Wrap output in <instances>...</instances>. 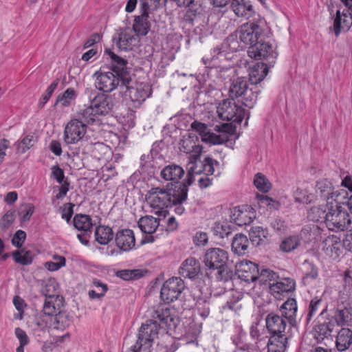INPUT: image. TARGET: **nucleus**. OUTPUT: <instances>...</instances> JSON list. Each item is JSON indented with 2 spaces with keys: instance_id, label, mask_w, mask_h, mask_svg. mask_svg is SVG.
Listing matches in <instances>:
<instances>
[{
  "instance_id": "nucleus-8",
  "label": "nucleus",
  "mask_w": 352,
  "mask_h": 352,
  "mask_svg": "<svg viewBox=\"0 0 352 352\" xmlns=\"http://www.w3.org/2000/svg\"><path fill=\"white\" fill-rule=\"evenodd\" d=\"M265 26L264 19H259L256 22L246 23L236 31V38L239 37L241 42L252 46L261 38Z\"/></svg>"
},
{
  "instance_id": "nucleus-40",
  "label": "nucleus",
  "mask_w": 352,
  "mask_h": 352,
  "mask_svg": "<svg viewBox=\"0 0 352 352\" xmlns=\"http://www.w3.org/2000/svg\"><path fill=\"white\" fill-rule=\"evenodd\" d=\"M95 238L101 245H106L113 238V232L109 226H98L96 228Z\"/></svg>"
},
{
  "instance_id": "nucleus-7",
  "label": "nucleus",
  "mask_w": 352,
  "mask_h": 352,
  "mask_svg": "<svg viewBox=\"0 0 352 352\" xmlns=\"http://www.w3.org/2000/svg\"><path fill=\"white\" fill-rule=\"evenodd\" d=\"M184 173V170L182 166L175 164H170L162 168L160 175L164 181L170 182L166 184V187L173 188V190L181 193L182 199H187L188 191L187 185L179 181Z\"/></svg>"
},
{
  "instance_id": "nucleus-44",
  "label": "nucleus",
  "mask_w": 352,
  "mask_h": 352,
  "mask_svg": "<svg viewBox=\"0 0 352 352\" xmlns=\"http://www.w3.org/2000/svg\"><path fill=\"white\" fill-rule=\"evenodd\" d=\"M296 202L308 204L315 199V195L306 188H298L294 192Z\"/></svg>"
},
{
  "instance_id": "nucleus-31",
  "label": "nucleus",
  "mask_w": 352,
  "mask_h": 352,
  "mask_svg": "<svg viewBox=\"0 0 352 352\" xmlns=\"http://www.w3.org/2000/svg\"><path fill=\"white\" fill-rule=\"evenodd\" d=\"M265 323L267 330L272 335L284 333L286 327L285 320L277 315L269 314Z\"/></svg>"
},
{
  "instance_id": "nucleus-59",
  "label": "nucleus",
  "mask_w": 352,
  "mask_h": 352,
  "mask_svg": "<svg viewBox=\"0 0 352 352\" xmlns=\"http://www.w3.org/2000/svg\"><path fill=\"white\" fill-rule=\"evenodd\" d=\"M259 204L262 206H266L270 208V209H278L280 206V203L277 201L272 199V198L266 196L261 195L259 197Z\"/></svg>"
},
{
  "instance_id": "nucleus-3",
  "label": "nucleus",
  "mask_w": 352,
  "mask_h": 352,
  "mask_svg": "<svg viewBox=\"0 0 352 352\" xmlns=\"http://www.w3.org/2000/svg\"><path fill=\"white\" fill-rule=\"evenodd\" d=\"M104 53L111 59V72L97 71L94 76L96 78V87L100 91L110 93L117 87L122 90L123 87L131 82L128 61L117 54L111 49L106 48Z\"/></svg>"
},
{
  "instance_id": "nucleus-60",
  "label": "nucleus",
  "mask_w": 352,
  "mask_h": 352,
  "mask_svg": "<svg viewBox=\"0 0 352 352\" xmlns=\"http://www.w3.org/2000/svg\"><path fill=\"white\" fill-rule=\"evenodd\" d=\"M26 238V233L21 230H17L12 239V243L16 248H21L23 245Z\"/></svg>"
},
{
  "instance_id": "nucleus-27",
  "label": "nucleus",
  "mask_w": 352,
  "mask_h": 352,
  "mask_svg": "<svg viewBox=\"0 0 352 352\" xmlns=\"http://www.w3.org/2000/svg\"><path fill=\"white\" fill-rule=\"evenodd\" d=\"M270 67L267 63H256L250 69L249 80L252 86H256V84L262 81L268 73Z\"/></svg>"
},
{
  "instance_id": "nucleus-56",
  "label": "nucleus",
  "mask_w": 352,
  "mask_h": 352,
  "mask_svg": "<svg viewBox=\"0 0 352 352\" xmlns=\"http://www.w3.org/2000/svg\"><path fill=\"white\" fill-rule=\"evenodd\" d=\"M54 259L57 261V262H47L45 264L46 267L50 271H56L58 270L60 267L65 265L66 260L65 258L63 256H54Z\"/></svg>"
},
{
  "instance_id": "nucleus-50",
  "label": "nucleus",
  "mask_w": 352,
  "mask_h": 352,
  "mask_svg": "<svg viewBox=\"0 0 352 352\" xmlns=\"http://www.w3.org/2000/svg\"><path fill=\"white\" fill-rule=\"evenodd\" d=\"M256 188L262 192H267L271 188V184L261 173H257L254 179Z\"/></svg>"
},
{
  "instance_id": "nucleus-21",
  "label": "nucleus",
  "mask_w": 352,
  "mask_h": 352,
  "mask_svg": "<svg viewBox=\"0 0 352 352\" xmlns=\"http://www.w3.org/2000/svg\"><path fill=\"white\" fill-rule=\"evenodd\" d=\"M117 247L122 251H129L135 245V239L133 231L130 229H123L116 234Z\"/></svg>"
},
{
  "instance_id": "nucleus-35",
  "label": "nucleus",
  "mask_w": 352,
  "mask_h": 352,
  "mask_svg": "<svg viewBox=\"0 0 352 352\" xmlns=\"http://www.w3.org/2000/svg\"><path fill=\"white\" fill-rule=\"evenodd\" d=\"M179 149L182 152L185 153H194V158L199 157L201 152L202 147L197 144L190 135L184 137L179 142Z\"/></svg>"
},
{
  "instance_id": "nucleus-10",
  "label": "nucleus",
  "mask_w": 352,
  "mask_h": 352,
  "mask_svg": "<svg viewBox=\"0 0 352 352\" xmlns=\"http://www.w3.org/2000/svg\"><path fill=\"white\" fill-rule=\"evenodd\" d=\"M184 288V282L180 277L170 278L164 283L161 288V300L165 304H170L178 299Z\"/></svg>"
},
{
  "instance_id": "nucleus-46",
  "label": "nucleus",
  "mask_w": 352,
  "mask_h": 352,
  "mask_svg": "<svg viewBox=\"0 0 352 352\" xmlns=\"http://www.w3.org/2000/svg\"><path fill=\"white\" fill-rule=\"evenodd\" d=\"M116 275L124 280H133L144 276L141 270H121L116 272Z\"/></svg>"
},
{
  "instance_id": "nucleus-38",
  "label": "nucleus",
  "mask_w": 352,
  "mask_h": 352,
  "mask_svg": "<svg viewBox=\"0 0 352 352\" xmlns=\"http://www.w3.org/2000/svg\"><path fill=\"white\" fill-rule=\"evenodd\" d=\"M315 337L318 340H323L325 338L331 335V333L337 331L336 325L333 320L324 322L317 325L315 328Z\"/></svg>"
},
{
  "instance_id": "nucleus-36",
  "label": "nucleus",
  "mask_w": 352,
  "mask_h": 352,
  "mask_svg": "<svg viewBox=\"0 0 352 352\" xmlns=\"http://www.w3.org/2000/svg\"><path fill=\"white\" fill-rule=\"evenodd\" d=\"M74 227L85 234H91L93 227L92 220L89 215L76 214L73 219Z\"/></svg>"
},
{
  "instance_id": "nucleus-30",
  "label": "nucleus",
  "mask_w": 352,
  "mask_h": 352,
  "mask_svg": "<svg viewBox=\"0 0 352 352\" xmlns=\"http://www.w3.org/2000/svg\"><path fill=\"white\" fill-rule=\"evenodd\" d=\"M344 292H340L338 298V307L340 308H352V297L349 294L352 289V278L347 274L344 275Z\"/></svg>"
},
{
  "instance_id": "nucleus-28",
  "label": "nucleus",
  "mask_w": 352,
  "mask_h": 352,
  "mask_svg": "<svg viewBox=\"0 0 352 352\" xmlns=\"http://www.w3.org/2000/svg\"><path fill=\"white\" fill-rule=\"evenodd\" d=\"M195 158V162L192 163L195 166V172L197 175L204 173L205 175H211L214 172V165L217 166L219 164V162L213 160L210 157H207L204 161H201Z\"/></svg>"
},
{
  "instance_id": "nucleus-23",
  "label": "nucleus",
  "mask_w": 352,
  "mask_h": 352,
  "mask_svg": "<svg viewBox=\"0 0 352 352\" xmlns=\"http://www.w3.org/2000/svg\"><path fill=\"white\" fill-rule=\"evenodd\" d=\"M201 272V265L199 261L193 257L186 258L179 270V274L190 279L195 278Z\"/></svg>"
},
{
  "instance_id": "nucleus-57",
  "label": "nucleus",
  "mask_w": 352,
  "mask_h": 352,
  "mask_svg": "<svg viewBox=\"0 0 352 352\" xmlns=\"http://www.w3.org/2000/svg\"><path fill=\"white\" fill-rule=\"evenodd\" d=\"M101 93H99L96 89L92 87H87L82 94V98L87 100L89 105H92L93 102L98 98Z\"/></svg>"
},
{
  "instance_id": "nucleus-1",
  "label": "nucleus",
  "mask_w": 352,
  "mask_h": 352,
  "mask_svg": "<svg viewBox=\"0 0 352 352\" xmlns=\"http://www.w3.org/2000/svg\"><path fill=\"white\" fill-rule=\"evenodd\" d=\"M152 318L142 324L138 340L128 352H151L153 342L157 336L160 327H166L175 337L185 344L197 343L201 327L196 324L191 316L181 320L170 313V309H152Z\"/></svg>"
},
{
  "instance_id": "nucleus-24",
  "label": "nucleus",
  "mask_w": 352,
  "mask_h": 352,
  "mask_svg": "<svg viewBox=\"0 0 352 352\" xmlns=\"http://www.w3.org/2000/svg\"><path fill=\"white\" fill-rule=\"evenodd\" d=\"M92 107L99 116L107 115L113 107V99L111 96L101 93L93 102Z\"/></svg>"
},
{
  "instance_id": "nucleus-47",
  "label": "nucleus",
  "mask_w": 352,
  "mask_h": 352,
  "mask_svg": "<svg viewBox=\"0 0 352 352\" xmlns=\"http://www.w3.org/2000/svg\"><path fill=\"white\" fill-rule=\"evenodd\" d=\"M300 243L298 236H290L284 239L280 244V249L285 252L295 250Z\"/></svg>"
},
{
  "instance_id": "nucleus-12",
  "label": "nucleus",
  "mask_w": 352,
  "mask_h": 352,
  "mask_svg": "<svg viewBox=\"0 0 352 352\" xmlns=\"http://www.w3.org/2000/svg\"><path fill=\"white\" fill-rule=\"evenodd\" d=\"M129 85L123 87L121 92L124 96H128L133 102L140 104L151 95L152 89L148 83H138L135 87H131Z\"/></svg>"
},
{
  "instance_id": "nucleus-32",
  "label": "nucleus",
  "mask_w": 352,
  "mask_h": 352,
  "mask_svg": "<svg viewBox=\"0 0 352 352\" xmlns=\"http://www.w3.org/2000/svg\"><path fill=\"white\" fill-rule=\"evenodd\" d=\"M98 113H96L92 105H89L82 109H80L76 115V118L78 122L83 124L86 127L87 124H93L95 122H98Z\"/></svg>"
},
{
  "instance_id": "nucleus-61",
  "label": "nucleus",
  "mask_w": 352,
  "mask_h": 352,
  "mask_svg": "<svg viewBox=\"0 0 352 352\" xmlns=\"http://www.w3.org/2000/svg\"><path fill=\"white\" fill-rule=\"evenodd\" d=\"M135 124V116L133 111H130L124 117L123 126L126 129L134 127Z\"/></svg>"
},
{
  "instance_id": "nucleus-18",
  "label": "nucleus",
  "mask_w": 352,
  "mask_h": 352,
  "mask_svg": "<svg viewBox=\"0 0 352 352\" xmlns=\"http://www.w3.org/2000/svg\"><path fill=\"white\" fill-rule=\"evenodd\" d=\"M46 310H40L39 314L42 322L54 325L55 328H59V324L64 326L67 322V317L64 310L53 309L51 311Z\"/></svg>"
},
{
  "instance_id": "nucleus-4",
  "label": "nucleus",
  "mask_w": 352,
  "mask_h": 352,
  "mask_svg": "<svg viewBox=\"0 0 352 352\" xmlns=\"http://www.w3.org/2000/svg\"><path fill=\"white\" fill-rule=\"evenodd\" d=\"M228 252L219 248H212L206 250L204 262L210 270H217L215 277L217 280L227 282L232 279L233 273L227 265Z\"/></svg>"
},
{
  "instance_id": "nucleus-51",
  "label": "nucleus",
  "mask_w": 352,
  "mask_h": 352,
  "mask_svg": "<svg viewBox=\"0 0 352 352\" xmlns=\"http://www.w3.org/2000/svg\"><path fill=\"white\" fill-rule=\"evenodd\" d=\"M349 10H344L342 13L340 12V11L338 10L336 12V17L334 19L333 21V30L334 33L336 36H338L341 32V21H342V17H344V19H349Z\"/></svg>"
},
{
  "instance_id": "nucleus-43",
  "label": "nucleus",
  "mask_w": 352,
  "mask_h": 352,
  "mask_svg": "<svg viewBox=\"0 0 352 352\" xmlns=\"http://www.w3.org/2000/svg\"><path fill=\"white\" fill-rule=\"evenodd\" d=\"M14 261L23 265H28L32 263L33 253L30 250H21L12 253Z\"/></svg>"
},
{
  "instance_id": "nucleus-39",
  "label": "nucleus",
  "mask_w": 352,
  "mask_h": 352,
  "mask_svg": "<svg viewBox=\"0 0 352 352\" xmlns=\"http://www.w3.org/2000/svg\"><path fill=\"white\" fill-rule=\"evenodd\" d=\"M249 241L243 234L235 235L232 243V251L238 255H244L248 252Z\"/></svg>"
},
{
  "instance_id": "nucleus-37",
  "label": "nucleus",
  "mask_w": 352,
  "mask_h": 352,
  "mask_svg": "<svg viewBox=\"0 0 352 352\" xmlns=\"http://www.w3.org/2000/svg\"><path fill=\"white\" fill-rule=\"evenodd\" d=\"M159 225V220L152 216L141 217L138 221V227L141 231L149 234L155 232Z\"/></svg>"
},
{
  "instance_id": "nucleus-22",
  "label": "nucleus",
  "mask_w": 352,
  "mask_h": 352,
  "mask_svg": "<svg viewBox=\"0 0 352 352\" xmlns=\"http://www.w3.org/2000/svg\"><path fill=\"white\" fill-rule=\"evenodd\" d=\"M296 283L291 278H279L274 283H269L270 292L274 295L275 298H278V295L294 291Z\"/></svg>"
},
{
  "instance_id": "nucleus-41",
  "label": "nucleus",
  "mask_w": 352,
  "mask_h": 352,
  "mask_svg": "<svg viewBox=\"0 0 352 352\" xmlns=\"http://www.w3.org/2000/svg\"><path fill=\"white\" fill-rule=\"evenodd\" d=\"M236 36H234L233 34L230 35L226 41L221 45V47H217L214 48V56H217V57L225 56V50L229 49L232 52L236 51L239 45L238 41L236 40Z\"/></svg>"
},
{
  "instance_id": "nucleus-53",
  "label": "nucleus",
  "mask_w": 352,
  "mask_h": 352,
  "mask_svg": "<svg viewBox=\"0 0 352 352\" xmlns=\"http://www.w3.org/2000/svg\"><path fill=\"white\" fill-rule=\"evenodd\" d=\"M34 142L33 135H27L17 144L16 149L18 152L24 153L34 145Z\"/></svg>"
},
{
  "instance_id": "nucleus-33",
  "label": "nucleus",
  "mask_w": 352,
  "mask_h": 352,
  "mask_svg": "<svg viewBox=\"0 0 352 352\" xmlns=\"http://www.w3.org/2000/svg\"><path fill=\"white\" fill-rule=\"evenodd\" d=\"M268 234V230L261 226L252 227L249 231L250 240L254 246L266 244Z\"/></svg>"
},
{
  "instance_id": "nucleus-52",
  "label": "nucleus",
  "mask_w": 352,
  "mask_h": 352,
  "mask_svg": "<svg viewBox=\"0 0 352 352\" xmlns=\"http://www.w3.org/2000/svg\"><path fill=\"white\" fill-rule=\"evenodd\" d=\"M93 285L96 287H101V292H97L96 290H90L89 292V296L91 298H99L101 296H103L108 289L107 285L106 284L102 283L100 280L98 279H94Z\"/></svg>"
},
{
  "instance_id": "nucleus-58",
  "label": "nucleus",
  "mask_w": 352,
  "mask_h": 352,
  "mask_svg": "<svg viewBox=\"0 0 352 352\" xmlns=\"http://www.w3.org/2000/svg\"><path fill=\"white\" fill-rule=\"evenodd\" d=\"M270 227L276 232H282L287 228V225L284 220L279 217L271 219Z\"/></svg>"
},
{
  "instance_id": "nucleus-5",
  "label": "nucleus",
  "mask_w": 352,
  "mask_h": 352,
  "mask_svg": "<svg viewBox=\"0 0 352 352\" xmlns=\"http://www.w3.org/2000/svg\"><path fill=\"white\" fill-rule=\"evenodd\" d=\"M146 199L152 208L161 210L157 212L159 214L166 212V210H163L164 208L183 204L186 200L182 199L181 193L166 186L152 188L146 195Z\"/></svg>"
},
{
  "instance_id": "nucleus-16",
  "label": "nucleus",
  "mask_w": 352,
  "mask_h": 352,
  "mask_svg": "<svg viewBox=\"0 0 352 352\" xmlns=\"http://www.w3.org/2000/svg\"><path fill=\"white\" fill-rule=\"evenodd\" d=\"M190 127L192 131L197 132L201 136V140L204 142L220 144L225 141V139L220 135L211 132L204 123L195 120L191 123Z\"/></svg>"
},
{
  "instance_id": "nucleus-55",
  "label": "nucleus",
  "mask_w": 352,
  "mask_h": 352,
  "mask_svg": "<svg viewBox=\"0 0 352 352\" xmlns=\"http://www.w3.org/2000/svg\"><path fill=\"white\" fill-rule=\"evenodd\" d=\"M14 210H8L0 219V228L2 229H7L15 219Z\"/></svg>"
},
{
  "instance_id": "nucleus-17",
  "label": "nucleus",
  "mask_w": 352,
  "mask_h": 352,
  "mask_svg": "<svg viewBox=\"0 0 352 352\" xmlns=\"http://www.w3.org/2000/svg\"><path fill=\"white\" fill-rule=\"evenodd\" d=\"M316 193L322 199H326L327 203L331 202L332 200L334 201V196L336 195L341 194V192H347L344 189H340L338 190H333L334 187L331 181L327 179H321L316 182Z\"/></svg>"
},
{
  "instance_id": "nucleus-64",
  "label": "nucleus",
  "mask_w": 352,
  "mask_h": 352,
  "mask_svg": "<svg viewBox=\"0 0 352 352\" xmlns=\"http://www.w3.org/2000/svg\"><path fill=\"white\" fill-rule=\"evenodd\" d=\"M193 241L196 245H204L208 242V235L206 232H197Z\"/></svg>"
},
{
  "instance_id": "nucleus-2",
  "label": "nucleus",
  "mask_w": 352,
  "mask_h": 352,
  "mask_svg": "<svg viewBox=\"0 0 352 352\" xmlns=\"http://www.w3.org/2000/svg\"><path fill=\"white\" fill-rule=\"evenodd\" d=\"M347 192H341L334 196V201L311 208L309 217L314 221L323 220L327 228L338 232L347 230L351 224L349 213L342 206L347 197Z\"/></svg>"
},
{
  "instance_id": "nucleus-15",
  "label": "nucleus",
  "mask_w": 352,
  "mask_h": 352,
  "mask_svg": "<svg viewBox=\"0 0 352 352\" xmlns=\"http://www.w3.org/2000/svg\"><path fill=\"white\" fill-rule=\"evenodd\" d=\"M231 219L239 226L249 225L256 218L254 209L250 206L242 208L235 207L232 209L230 215Z\"/></svg>"
},
{
  "instance_id": "nucleus-19",
  "label": "nucleus",
  "mask_w": 352,
  "mask_h": 352,
  "mask_svg": "<svg viewBox=\"0 0 352 352\" xmlns=\"http://www.w3.org/2000/svg\"><path fill=\"white\" fill-rule=\"evenodd\" d=\"M137 39V35L133 34L132 30L126 28L121 29L118 35L113 38V41L119 50L126 51L135 45Z\"/></svg>"
},
{
  "instance_id": "nucleus-48",
  "label": "nucleus",
  "mask_w": 352,
  "mask_h": 352,
  "mask_svg": "<svg viewBox=\"0 0 352 352\" xmlns=\"http://www.w3.org/2000/svg\"><path fill=\"white\" fill-rule=\"evenodd\" d=\"M214 234L223 239L232 233V228L228 222H216L213 226Z\"/></svg>"
},
{
  "instance_id": "nucleus-45",
  "label": "nucleus",
  "mask_w": 352,
  "mask_h": 352,
  "mask_svg": "<svg viewBox=\"0 0 352 352\" xmlns=\"http://www.w3.org/2000/svg\"><path fill=\"white\" fill-rule=\"evenodd\" d=\"M76 92L73 88L67 89L63 94L58 96L55 104L60 103L63 107H68L76 98Z\"/></svg>"
},
{
  "instance_id": "nucleus-63",
  "label": "nucleus",
  "mask_w": 352,
  "mask_h": 352,
  "mask_svg": "<svg viewBox=\"0 0 352 352\" xmlns=\"http://www.w3.org/2000/svg\"><path fill=\"white\" fill-rule=\"evenodd\" d=\"M74 204L69 203L65 205V208L62 211V218L65 219L67 222H69L73 214V208Z\"/></svg>"
},
{
  "instance_id": "nucleus-62",
  "label": "nucleus",
  "mask_w": 352,
  "mask_h": 352,
  "mask_svg": "<svg viewBox=\"0 0 352 352\" xmlns=\"http://www.w3.org/2000/svg\"><path fill=\"white\" fill-rule=\"evenodd\" d=\"M52 176L56 180L58 184H62L65 180L64 171L58 165L54 166L52 168Z\"/></svg>"
},
{
  "instance_id": "nucleus-11",
  "label": "nucleus",
  "mask_w": 352,
  "mask_h": 352,
  "mask_svg": "<svg viewBox=\"0 0 352 352\" xmlns=\"http://www.w3.org/2000/svg\"><path fill=\"white\" fill-rule=\"evenodd\" d=\"M218 116L222 120L241 123L244 117L243 109L231 98L222 100L217 109Z\"/></svg>"
},
{
  "instance_id": "nucleus-13",
  "label": "nucleus",
  "mask_w": 352,
  "mask_h": 352,
  "mask_svg": "<svg viewBox=\"0 0 352 352\" xmlns=\"http://www.w3.org/2000/svg\"><path fill=\"white\" fill-rule=\"evenodd\" d=\"M87 127L74 119L67 123L64 131V140L67 144H76L82 139L86 133Z\"/></svg>"
},
{
  "instance_id": "nucleus-6",
  "label": "nucleus",
  "mask_w": 352,
  "mask_h": 352,
  "mask_svg": "<svg viewBox=\"0 0 352 352\" xmlns=\"http://www.w3.org/2000/svg\"><path fill=\"white\" fill-rule=\"evenodd\" d=\"M259 92L256 86L249 87L246 78L237 77L231 80L228 94L232 100L236 99L243 105L252 108Z\"/></svg>"
},
{
  "instance_id": "nucleus-49",
  "label": "nucleus",
  "mask_w": 352,
  "mask_h": 352,
  "mask_svg": "<svg viewBox=\"0 0 352 352\" xmlns=\"http://www.w3.org/2000/svg\"><path fill=\"white\" fill-rule=\"evenodd\" d=\"M277 279H279V276L278 274L274 271L267 269L262 268L261 270L258 269V279L261 283H265L267 281H276Z\"/></svg>"
},
{
  "instance_id": "nucleus-20",
  "label": "nucleus",
  "mask_w": 352,
  "mask_h": 352,
  "mask_svg": "<svg viewBox=\"0 0 352 352\" xmlns=\"http://www.w3.org/2000/svg\"><path fill=\"white\" fill-rule=\"evenodd\" d=\"M140 15L135 19L133 30L135 35L146 36L150 30L151 24L148 21V12L147 3H142V10H140Z\"/></svg>"
},
{
  "instance_id": "nucleus-14",
  "label": "nucleus",
  "mask_w": 352,
  "mask_h": 352,
  "mask_svg": "<svg viewBox=\"0 0 352 352\" xmlns=\"http://www.w3.org/2000/svg\"><path fill=\"white\" fill-rule=\"evenodd\" d=\"M258 269V265L248 260L241 261L236 265L238 277L247 283L257 280Z\"/></svg>"
},
{
  "instance_id": "nucleus-25",
  "label": "nucleus",
  "mask_w": 352,
  "mask_h": 352,
  "mask_svg": "<svg viewBox=\"0 0 352 352\" xmlns=\"http://www.w3.org/2000/svg\"><path fill=\"white\" fill-rule=\"evenodd\" d=\"M336 347L340 352L347 350L352 344V330L349 328H337Z\"/></svg>"
},
{
  "instance_id": "nucleus-34",
  "label": "nucleus",
  "mask_w": 352,
  "mask_h": 352,
  "mask_svg": "<svg viewBox=\"0 0 352 352\" xmlns=\"http://www.w3.org/2000/svg\"><path fill=\"white\" fill-rule=\"evenodd\" d=\"M230 5L238 16L249 18L254 13L252 6L243 0H232Z\"/></svg>"
},
{
  "instance_id": "nucleus-29",
  "label": "nucleus",
  "mask_w": 352,
  "mask_h": 352,
  "mask_svg": "<svg viewBox=\"0 0 352 352\" xmlns=\"http://www.w3.org/2000/svg\"><path fill=\"white\" fill-rule=\"evenodd\" d=\"M287 338L283 333L272 334L267 342V352H285Z\"/></svg>"
},
{
  "instance_id": "nucleus-26",
  "label": "nucleus",
  "mask_w": 352,
  "mask_h": 352,
  "mask_svg": "<svg viewBox=\"0 0 352 352\" xmlns=\"http://www.w3.org/2000/svg\"><path fill=\"white\" fill-rule=\"evenodd\" d=\"M323 250L333 259H337L342 253L341 243L334 235L327 236L323 241Z\"/></svg>"
},
{
  "instance_id": "nucleus-9",
  "label": "nucleus",
  "mask_w": 352,
  "mask_h": 352,
  "mask_svg": "<svg viewBox=\"0 0 352 352\" xmlns=\"http://www.w3.org/2000/svg\"><path fill=\"white\" fill-rule=\"evenodd\" d=\"M248 53L250 57L256 60H263L270 67H273L278 53L269 42L263 41L262 38L249 47Z\"/></svg>"
},
{
  "instance_id": "nucleus-42",
  "label": "nucleus",
  "mask_w": 352,
  "mask_h": 352,
  "mask_svg": "<svg viewBox=\"0 0 352 352\" xmlns=\"http://www.w3.org/2000/svg\"><path fill=\"white\" fill-rule=\"evenodd\" d=\"M331 320L334 321L336 328L350 325L352 322V309H337Z\"/></svg>"
},
{
  "instance_id": "nucleus-54",
  "label": "nucleus",
  "mask_w": 352,
  "mask_h": 352,
  "mask_svg": "<svg viewBox=\"0 0 352 352\" xmlns=\"http://www.w3.org/2000/svg\"><path fill=\"white\" fill-rule=\"evenodd\" d=\"M304 278L315 279L318 275V268L312 263L305 261L303 263Z\"/></svg>"
}]
</instances>
